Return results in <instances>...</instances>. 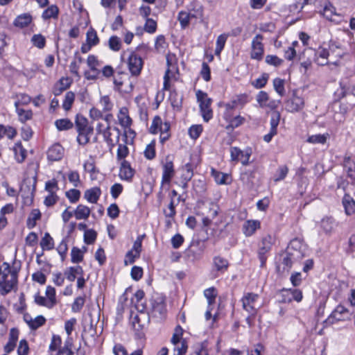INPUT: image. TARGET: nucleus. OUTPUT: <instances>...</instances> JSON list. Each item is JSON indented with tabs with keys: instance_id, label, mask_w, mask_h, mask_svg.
<instances>
[{
	"instance_id": "1",
	"label": "nucleus",
	"mask_w": 355,
	"mask_h": 355,
	"mask_svg": "<svg viewBox=\"0 0 355 355\" xmlns=\"http://www.w3.org/2000/svg\"><path fill=\"white\" fill-rule=\"evenodd\" d=\"M274 241L275 239L271 235L267 234L262 237L260 243H259L257 256L260 261L261 268H264L266 266L268 254L272 249Z\"/></svg>"
},
{
	"instance_id": "2",
	"label": "nucleus",
	"mask_w": 355,
	"mask_h": 355,
	"mask_svg": "<svg viewBox=\"0 0 355 355\" xmlns=\"http://www.w3.org/2000/svg\"><path fill=\"white\" fill-rule=\"evenodd\" d=\"M196 98L200 103V110L205 121L208 122L213 116L212 110L211 109V98H209L207 94L198 90L196 92Z\"/></svg>"
},
{
	"instance_id": "3",
	"label": "nucleus",
	"mask_w": 355,
	"mask_h": 355,
	"mask_svg": "<svg viewBox=\"0 0 355 355\" xmlns=\"http://www.w3.org/2000/svg\"><path fill=\"white\" fill-rule=\"evenodd\" d=\"M263 37L261 34L256 35L251 43L250 58L252 60L260 61L263 58L264 45L262 42Z\"/></svg>"
},
{
	"instance_id": "4",
	"label": "nucleus",
	"mask_w": 355,
	"mask_h": 355,
	"mask_svg": "<svg viewBox=\"0 0 355 355\" xmlns=\"http://www.w3.org/2000/svg\"><path fill=\"white\" fill-rule=\"evenodd\" d=\"M8 275L0 274V294L6 295L9 293L17 282V272L12 270L11 277L8 279Z\"/></svg>"
},
{
	"instance_id": "5",
	"label": "nucleus",
	"mask_w": 355,
	"mask_h": 355,
	"mask_svg": "<svg viewBox=\"0 0 355 355\" xmlns=\"http://www.w3.org/2000/svg\"><path fill=\"white\" fill-rule=\"evenodd\" d=\"M161 164L163 169L162 186L169 184L175 174L173 159L170 155H167L165 159L162 161Z\"/></svg>"
},
{
	"instance_id": "6",
	"label": "nucleus",
	"mask_w": 355,
	"mask_h": 355,
	"mask_svg": "<svg viewBox=\"0 0 355 355\" xmlns=\"http://www.w3.org/2000/svg\"><path fill=\"white\" fill-rule=\"evenodd\" d=\"M114 83L119 91L125 94L130 93L134 88L133 83L130 77L124 73H121L119 78H114Z\"/></svg>"
},
{
	"instance_id": "7",
	"label": "nucleus",
	"mask_w": 355,
	"mask_h": 355,
	"mask_svg": "<svg viewBox=\"0 0 355 355\" xmlns=\"http://www.w3.org/2000/svg\"><path fill=\"white\" fill-rule=\"evenodd\" d=\"M259 298V295L253 293H248L245 294L241 301L243 309L252 315L257 313V309L254 304Z\"/></svg>"
},
{
	"instance_id": "8",
	"label": "nucleus",
	"mask_w": 355,
	"mask_h": 355,
	"mask_svg": "<svg viewBox=\"0 0 355 355\" xmlns=\"http://www.w3.org/2000/svg\"><path fill=\"white\" fill-rule=\"evenodd\" d=\"M307 54L309 55H313L315 57V61L318 63V64L324 66L328 63L327 58L329 55V51L324 48L320 47L315 51H313L311 49L307 50L303 53V57Z\"/></svg>"
},
{
	"instance_id": "9",
	"label": "nucleus",
	"mask_w": 355,
	"mask_h": 355,
	"mask_svg": "<svg viewBox=\"0 0 355 355\" xmlns=\"http://www.w3.org/2000/svg\"><path fill=\"white\" fill-rule=\"evenodd\" d=\"M128 65L132 75L138 76L143 66L142 59L135 53L131 52L128 56Z\"/></svg>"
},
{
	"instance_id": "10",
	"label": "nucleus",
	"mask_w": 355,
	"mask_h": 355,
	"mask_svg": "<svg viewBox=\"0 0 355 355\" xmlns=\"http://www.w3.org/2000/svg\"><path fill=\"white\" fill-rule=\"evenodd\" d=\"M293 264L292 254L286 251L279 255L278 261L277 262V270L279 272L289 271Z\"/></svg>"
},
{
	"instance_id": "11",
	"label": "nucleus",
	"mask_w": 355,
	"mask_h": 355,
	"mask_svg": "<svg viewBox=\"0 0 355 355\" xmlns=\"http://www.w3.org/2000/svg\"><path fill=\"white\" fill-rule=\"evenodd\" d=\"M304 105V99L295 94L285 102V108L289 112H297L301 110Z\"/></svg>"
},
{
	"instance_id": "12",
	"label": "nucleus",
	"mask_w": 355,
	"mask_h": 355,
	"mask_svg": "<svg viewBox=\"0 0 355 355\" xmlns=\"http://www.w3.org/2000/svg\"><path fill=\"white\" fill-rule=\"evenodd\" d=\"M231 160L234 162L241 161L243 165H247L249 163L250 153L242 151L237 147H231L230 148Z\"/></svg>"
},
{
	"instance_id": "13",
	"label": "nucleus",
	"mask_w": 355,
	"mask_h": 355,
	"mask_svg": "<svg viewBox=\"0 0 355 355\" xmlns=\"http://www.w3.org/2000/svg\"><path fill=\"white\" fill-rule=\"evenodd\" d=\"M64 153V148L60 144L55 143L49 148L47 158L51 162L60 161L63 157Z\"/></svg>"
},
{
	"instance_id": "14",
	"label": "nucleus",
	"mask_w": 355,
	"mask_h": 355,
	"mask_svg": "<svg viewBox=\"0 0 355 355\" xmlns=\"http://www.w3.org/2000/svg\"><path fill=\"white\" fill-rule=\"evenodd\" d=\"M19 334V331L17 328H12L10 330L8 342L4 347L6 353L9 354L15 349L18 340Z\"/></svg>"
},
{
	"instance_id": "15",
	"label": "nucleus",
	"mask_w": 355,
	"mask_h": 355,
	"mask_svg": "<svg viewBox=\"0 0 355 355\" xmlns=\"http://www.w3.org/2000/svg\"><path fill=\"white\" fill-rule=\"evenodd\" d=\"M134 173L135 171L131 167L130 164L128 161L123 160L121 162L120 167L119 175L121 178L125 180H130L133 177Z\"/></svg>"
},
{
	"instance_id": "16",
	"label": "nucleus",
	"mask_w": 355,
	"mask_h": 355,
	"mask_svg": "<svg viewBox=\"0 0 355 355\" xmlns=\"http://www.w3.org/2000/svg\"><path fill=\"white\" fill-rule=\"evenodd\" d=\"M188 12L192 18L199 19L203 16V6L198 1H192L188 6Z\"/></svg>"
},
{
	"instance_id": "17",
	"label": "nucleus",
	"mask_w": 355,
	"mask_h": 355,
	"mask_svg": "<svg viewBox=\"0 0 355 355\" xmlns=\"http://www.w3.org/2000/svg\"><path fill=\"white\" fill-rule=\"evenodd\" d=\"M101 194V190L99 187H95L87 189L84 193V198L91 203H96Z\"/></svg>"
},
{
	"instance_id": "18",
	"label": "nucleus",
	"mask_w": 355,
	"mask_h": 355,
	"mask_svg": "<svg viewBox=\"0 0 355 355\" xmlns=\"http://www.w3.org/2000/svg\"><path fill=\"white\" fill-rule=\"evenodd\" d=\"M260 228V222L258 220H249L245 222L243 226V234L246 236H250L257 229Z\"/></svg>"
},
{
	"instance_id": "19",
	"label": "nucleus",
	"mask_w": 355,
	"mask_h": 355,
	"mask_svg": "<svg viewBox=\"0 0 355 355\" xmlns=\"http://www.w3.org/2000/svg\"><path fill=\"white\" fill-rule=\"evenodd\" d=\"M349 311L345 306L338 305L330 315L329 320L334 319L337 321L344 320L347 318Z\"/></svg>"
},
{
	"instance_id": "20",
	"label": "nucleus",
	"mask_w": 355,
	"mask_h": 355,
	"mask_svg": "<svg viewBox=\"0 0 355 355\" xmlns=\"http://www.w3.org/2000/svg\"><path fill=\"white\" fill-rule=\"evenodd\" d=\"M32 20L33 18L31 14L24 13L15 18L13 24L16 27L23 28L28 26L32 22Z\"/></svg>"
},
{
	"instance_id": "21",
	"label": "nucleus",
	"mask_w": 355,
	"mask_h": 355,
	"mask_svg": "<svg viewBox=\"0 0 355 355\" xmlns=\"http://www.w3.org/2000/svg\"><path fill=\"white\" fill-rule=\"evenodd\" d=\"M15 157L18 163H22L27 155L26 150L23 147L20 141L16 143L13 147Z\"/></svg>"
},
{
	"instance_id": "22",
	"label": "nucleus",
	"mask_w": 355,
	"mask_h": 355,
	"mask_svg": "<svg viewBox=\"0 0 355 355\" xmlns=\"http://www.w3.org/2000/svg\"><path fill=\"white\" fill-rule=\"evenodd\" d=\"M19 101L15 103L16 112L18 114L19 119L21 123H25L26 121L30 120L33 117V112L31 110H24L19 107Z\"/></svg>"
},
{
	"instance_id": "23",
	"label": "nucleus",
	"mask_w": 355,
	"mask_h": 355,
	"mask_svg": "<svg viewBox=\"0 0 355 355\" xmlns=\"http://www.w3.org/2000/svg\"><path fill=\"white\" fill-rule=\"evenodd\" d=\"M118 119L121 126L125 128L130 127L132 123V119L128 115V111L126 107H122L120 109Z\"/></svg>"
},
{
	"instance_id": "24",
	"label": "nucleus",
	"mask_w": 355,
	"mask_h": 355,
	"mask_svg": "<svg viewBox=\"0 0 355 355\" xmlns=\"http://www.w3.org/2000/svg\"><path fill=\"white\" fill-rule=\"evenodd\" d=\"M343 204L345 207V213L347 215H352L355 212V201L348 194L344 196Z\"/></svg>"
},
{
	"instance_id": "25",
	"label": "nucleus",
	"mask_w": 355,
	"mask_h": 355,
	"mask_svg": "<svg viewBox=\"0 0 355 355\" xmlns=\"http://www.w3.org/2000/svg\"><path fill=\"white\" fill-rule=\"evenodd\" d=\"M59 15V8L56 5H51L44 10L42 17L44 20H48L51 18L57 19Z\"/></svg>"
},
{
	"instance_id": "26",
	"label": "nucleus",
	"mask_w": 355,
	"mask_h": 355,
	"mask_svg": "<svg viewBox=\"0 0 355 355\" xmlns=\"http://www.w3.org/2000/svg\"><path fill=\"white\" fill-rule=\"evenodd\" d=\"M90 214V209L83 205H79L74 211V216L77 220L87 219Z\"/></svg>"
},
{
	"instance_id": "27",
	"label": "nucleus",
	"mask_w": 355,
	"mask_h": 355,
	"mask_svg": "<svg viewBox=\"0 0 355 355\" xmlns=\"http://www.w3.org/2000/svg\"><path fill=\"white\" fill-rule=\"evenodd\" d=\"M93 127H89L85 131H78V136L77 137V141L80 145H86L89 141V136L93 133Z\"/></svg>"
},
{
	"instance_id": "28",
	"label": "nucleus",
	"mask_w": 355,
	"mask_h": 355,
	"mask_svg": "<svg viewBox=\"0 0 355 355\" xmlns=\"http://www.w3.org/2000/svg\"><path fill=\"white\" fill-rule=\"evenodd\" d=\"M165 301L166 296L163 294H159L158 296H157V311H159L162 315V320H164L166 318V314Z\"/></svg>"
},
{
	"instance_id": "29",
	"label": "nucleus",
	"mask_w": 355,
	"mask_h": 355,
	"mask_svg": "<svg viewBox=\"0 0 355 355\" xmlns=\"http://www.w3.org/2000/svg\"><path fill=\"white\" fill-rule=\"evenodd\" d=\"M214 265L217 271L223 272L228 268V261L221 257H215L214 258Z\"/></svg>"
},
{
	"instance_id": "30",
	"label": "nucleus",
	"mask_w": 355,
	"mask_h": 355,
	"mask_svg": "<svg viewBox=\"0 0 355 355\" xmlns=\"http://www.w3.org/2000/svg\"><path fill=\"white\" fill-rule=\"evenodd\" d=\"M41 218V213L39 209H33L28 216L26 222L27 227L33 229L36 225V221Z\"/></svg>"
},
{
	"instance_id": "31",
	"label": "nucleus",
	"mask_w": 355,
	"mask_h": 355,
	"mask_svg": "<svg viewBox=\"0 0 355 355\" xmlns=\"http://www.w3.org/2000/svg\"><path fill=\"white\" fill-rule=\"evenodd\" d=\"M40 246L44 250H50L54 248V242L53 238L49 233L46 232L40 241Z\"/></svg>"
},
{
	"instance_id": "32",
	"label": "nucleus",
	"mask_w": 355,
	"mask_h": 355,
	"mask_svg": "<svg viewBox=\"0 0 355 355\" xmlns=\"http://www.w3.org/2000/svg\"><path fill=\"white\" fill-rule=\"evenodd\" d=\"M211 174L214 176L215 181L216 182L217 184H228L227 180L230 178V176L228 174L217 171L214 168L211 169Z\"/></svg>"
},
{
	"instance_id": "33",
	"label": "nucleus",
	"mask_w": 355,
	"mask_h": 355,
	"mask_svg": "<svg viewBox=\"0 0 355 355\" xmlns=\"http://www.w3.org/2000/svg\"><path fill=\"white\" fill-rule=\"evenodd\" d=\"M218 292L214 287L207 288L204 291V295L207 300L208 306H211L215 302Z\"/></svg>"
},
{
	"instance_id": "34",
	"label": "nucleus",
	"mask_w": 355,
	"mask_h": 355,
	"mask_svg": "<svg viewBox=\"0 0 355 355\" xmlns=\"http://www.w3.org/2000/svg\"><path fill=\"white\" fill-rule=\"evenodd\" d=\"M75 123L77 131H85L87 130V129H88V128L90 127L88 126L87 119L80 114L76 115Z\"/></svg>"
},
{
	"instance_id": "35",
	"label": "nucleus",
	"mask_w": 355,
	"mask_h": 355,
	"mask_svg": "<svg viewBox=\"0 0 355 355\" xmlns=\"http://www.w3.org/2000/svg\"><path fill=\"white\" fill-rule=\"evenodd\" d=\"M33 45L40 49H42L46 46V38L42 34H35L31 40Z\"/></svg>"
},
{
	"instance_id": "36",
	"label": "nucleus",
	"mask_w": 355,
	"mask_h": 355,
	"mask_svg": "<svg viewBox=\"0 0 355 355\" xmlns=\"http://www.w3.org/2000/svg\"><path fill=\"white\" fill-rule=\"evenodd\" d=\"M55 125L60 131L69 130L73 127V123L68 119H58L55 121Z\"/></svg>"
},
{
	"instance_id": "37",
	"label": "nucleus",
	"mask_w": 355,
	"mask_h": 355,
	"mask_svg": "<svg viewBox=\"0 0 355 355\" xmlns=\"http://www.w3.org/2000/svg\"><path fill=\"white\" fill-rule=\"evenodd\" d=\"M87 43L90 44V46H93L99 43V38L97 35V33L92 27L87 32Z\"/></svg>"
},
{
	"instance_id": "38",
	"label": "nucleus",
	"mask_w": 355,
	"mask_h": 355,
	"mask_svg": "<svg viewBox=\"0 0 355 355\" xmlns=\"http://www.w3.org/2000/svg\"><path fill=\"white\" fill-rule=\"evenodd\" d=\"M321 14L327 19L332 20L333 16L336 15V9L330 2H327Z\"/></svg>"
},
{
	"instance_id": "39",
	"label": "nucleus",
	"mask_w": 355,
	"mask_h": 355,
	"mask_svg": "<svg viewBox=\"0 0 355 355\" xmlns=\"http://www.w3.org/2000/svg\"><path fill=\"white\" fill-rule=\"evenodd\" d=\"M227 37V35L221 34L217 37L215 49L216 55H220L222 50L225 46Z\"/></svg>"
},
{
	"instance_id": "40",
	"label": "nucleus",
	"mask_w": 355,
	"mask_h": 355,
	"mask_svg": "<svg viewBox=\"0 0 355 355\" xmlns=\"http://www.w3.org/2000/svg\"><path fill=\"white\" fill-rule=\"evenodd\" d=\"M226 121L229 122V125L227 126V129H234L242 125L245 121V118L240 115L236 116L234 117L232 116L230 118L229 120Z\"/></svg>"
},
{
	"instance_id": "41",
	"label": "nucleus",
	"mask_w": 355,
	"mask_h": 355,
	"mask_svg": "<svg viewBox=\"0 0 355 355\" xmlns=\"http://www.w3.org/2000/svg\"><path fill=\"white\" fill-rule=\"evenodd\" d=\"M329 134H318L311 135L308 137L306 141L311 144H324L326 143Z\"/></svg>"
},
{
	"instance_id": "42",
	"label": "nucleus",
	"mask_w": 355,
	"mask_h": 355,
	"mask_svg": "<svg viewBox=\"0 0 355 355\" xmlns=\"http://www.w3.org/2000/svg\"><path fill=\"white\" fill-rule=\"evenodd\" d=\"M144 157L148 159H153L155 157V140H152L144 151Z\"/></svg>"
},
{
	"instance_id": "43",
	"label": "nucleus",
	"mask_w": 355,
	"mask_h": 355,
	"mask_svg": "<svg viewBox=\"0 0 355 355\" xmlns=\"http://www.w3.org/2000/svg\"><path fill=\"white\" fill-rule=\"evenodd\" d=\"M46 295L49 298V301L50 302V305L49 306V309L53 308L57 303L55 298V289L51 286H48L46 289Z\"/></svg>"
},
{
	"instance_id": "44",
	"label": "nucleus",
	"mask_w": 355,
	"mask_h": 355,
	"mask_svg": "<svg viewBox=\"0 0 355 355\" xmlns=\"http://www.w3.org/2000/svg\"><path fill=\"white\" fill-rule=\"evenodd\" d=\"M141 319L143 320H148V316L144 312H141L139 314L136 313L134 315L133 311H131L130 313V323L132 324V327H135V324L141 322Z\"/></svg>"
},
{
	"instance_id": "45",
	"label": "nucleus",
	"mask_w": 355,
	"mask_h": 355,
	"mask_svg": "<svg viewBox=\"0 0 355 355\" xmlns=\"http://www.w3.org/2000/svg\"><path fill=\"white\" fill-rule=\"evenodd\" d=\"M75 99V94L72 92H68L65 94L64 100L62 103V107L68 111L71 109Z\"/></svg>"
},
{
	"instance_id": "46",
	"label": "nucleus",
	"mask_w": 355,
	"mask_h": 355,
	"mask_svg": "<svg viewBox=\"0 0 355 355\" xmlns=\"http://www.w3.org/2000/svg\"><path fill=\"white\" fill-rule=\"evenodd\" d=\"M71 262L78 263L83 259V254L81 250L77 247H73L71 252Z\"/></svg>"
},
{
	"instance_id": "47",
	"label": "nucleus",
	"mask_w": 355,
	"mask_h": 355,
	"mask_svg": "<svg viewBox=\"0 0 355 355\" xmlns=\"http://www.w3.org/2000/svg\"><path fill=\"white\" fill-rule=\"evenodd\" d=\"M108 44L111 50L118 51L120 50L121 46V39L116 35L111 36L109 39Z\"/></svg>"
},
{
	"instance_id": "48",
	"label": "nucleus",
	"mask_w": 355,
	"mask_h": 355,
	"mask_svg": "<svg viewBox=\"0 0 355 355\" xmlns=\"http://www.w3.org/2000/svg\"><path fill=\"white\" fill-rule=\"evenodd\" d=\"M128 144H119L118 146L116 158L118 160H122L125 159L129 153V149L127 146Z\"/></svg>"
},
{
	"instance_id": "49",
	"label": "nucleus",
	"mask_w": 355,
	"mask_h": 355,
	"mask_svg": "<svg viewBox=\"0 0 355 355\" xmlns=\"http://www.w3.org/2000/svg\"><path fill=\"white\" fill-rule=\"evenodd\" d=\"M62 339L58 335L53 334L51 338V341L49 345V351L55 352L58 351L59 348L61 347Z\"/></svg>"
},
{
	"instance_id": "50",
	"label": "nucleus",
	"mask_w": 355,
	"mask_h": 355,
	"mask_svg": "<svg viewBox=\"0 0 355 355\" xmlns=\"http://www.w3.org/2000/svg\"><path fill=\"white\" fill-rule=\"evenodd\" d=\"M334 225V220L332 218H324L321 221V227L324 231L325 233H330Z\"/></svg>"
},
{
	"instance_id": "51",
	"label": "nucleus",
	"mask_w": 355,
	"mask_h": 355,
	"mask_svg": "<svg viewBox=\"0 0 355 355\" xmlns=\"http://www.w3.org/2000/svg\"><path fill=\"white\" fill-rule=\"evenodd\" d=\"M273 86L276 92L279 94L281 96H283L285 94L284 89V80L276 78L273 80Z\"/></svg>"
},
{
	"instance_id": "52",
	"label": "nucleus",
	"mask_w": 355,
	"mask_h": 355,
	"mask_svg": "<svg viewBox=\"0 0 355 355\" xmlns=\"http://www.w3.org/2000/svg\"><path fill=\"white\" fill-rule=\"evenodd\" d=\"M97 237V233L94 230H85L84 234V242L87 245L94 243Z\"/></svg>"
},
{
	"instance_id": "53",
	"label": "nucleus",
	"mask_w": 355,
	"mask_h": 355,
	"mask_svg": "<svg viewBox=\"0 0 355 355\" xmlns=\"http://www.w3.org/2000/svg\"><path fill=\"white\" fill-rule=\"evenodd\" d=\"M46 318L43 315H38L29 324V328L31 330H36L43 326L46 322Z\"/></svg>"
},
{
	"instance_id": "54",
	"label": "nucleus",
	"mask_w": 355,
	"mask_h": 355,
	"mask_svg": "<svg viewBox=\"0 0 355 355\" xmlns=\"http://www.w3.org/2000/svg\"><path fill=\"white\" fill-rule=\"evenodd\" d=\"M66 196L71 203H75L80 199V191L76 189H71L66 192Z\"/></svg>"
},
{
	"instance_id": "55",
	"label": "nucleus",
	"mask_w": 355,
	"mask_h": 355,
	"mask_svg": "<svg viewBox=\"0 0 355 355\" xmlns=\"http://www.w3.org/2000/svg\"><path fill=\"white\" fill-rule=\"evenodd\" d=\"M192 18L189 12L181 11L178 14V20L182 28H186L189 24V19Z\"/></svg>"
},
{
	"instance_id": "56",
	"label": "nucleus",
	"mask_w": 355,
	"mask_h": 355,
	"mask_svg": "<svg viewBox=\"0 0 355 355\" xmlns=\"http://www.w3.org/2000/svg\"><path fill=\"white\" fill-rule=\"evenodd\" d=\"M280 120V113L278 111H274L271 113L270 130L277 132V126Z\"/></svg>"
},
{
	"instance_id": "57",
	"label": "nucleus",
	"mask_w": 355,
	"mask_h": 355,
	"mask_svg": "<svg viewBox=\"0 0 355 355\" xmlns=\"http://www.w3.org/2000/svg\"><path fill=\"white\" fill-rule=\"evenodd\" d=\"M202 132V126L201 125H191L189 129V136L193 139H198Z\"/></svg>"
},
{
	"instance_id": "58",
	"label": "nucleus",
	"mask_w": 355,
	"mask_h": 355,
	"mask_svg": "<svg viewBox=\"0 0 355 355\" xmlns=\"http://www.w3.org/2000/svg\"><path fill=\"white\" fill-rule=\"evenodd\" d=\"M84 297H78L75 299L71 306V310L74 313H78L81 311L85 304Z\"/></svg>"
},
{
	"instance_id": "59",
	"label": "nucleus",
	"mask_w": 355,
	"mask_h": 355,
	"mask_svg": "<svg viewBox=\"0 0 355 355\" xmlns=\"http://www.w3.org/2000/svg\"><path fill=\"white\" fill-rule=\"evenodd\" d=\"M266 62L268 64L275 66V67H279L284 62V60L279 58H278L277 55H268L266 57Z\"/></svg>"
},
{
	"instance_id": "60",
	"label": "nucleus",
	"mask_w": 355,
	"mask_h": 355,
	"mask_svg": "<svg viewBox=\"0 0 355 355\" xmlns=\"http://www.w3.org/2000/svg\"><path fill=\"white\" fill-rule=\"evenodd\" d=\"M269 76L268 73H263L262 76L257 78L253 83L252 85L257 89H261L266 85Z\"/></svg>"
},
{
	"instance_id": "61",
	"label": "nucleus",
	"mask_w": 355,
	"mask_h": 355,
	"mask_svg": "<svg viewBox=\"0 0 355 355\" xmlns=\"http://www.w3.org/2000/svg\"><path fill=\"white\" fill-rule=\"evenodd\" d=\"M238 107L234 100L225 105V112L224 113V118L225 120H229L232 116V111Z\"/></svg>"
},
{
	"instance_id": "62",
	"label": "nucleus",
	"mask_w": 355,
	"mask_h": 355,
	"mask_svg": "<svg viewBox=\"0 0 355 355\" xmlns=\"http://www.w3.org/2000/svg\"><path fill=\"white\" fill-rule=\"evenodd\" d=\"M29 352V346L28 342L25 339H22L19 341V346L17 348L18 355H28Z\"/></svg>"
},
{
	"instance_id": "63",
	"label": "nucleus",
	"mask_w": 355,
	"mask_h": 355,
	"mask_svg": "<svg viewBox=\"0 0 355 355\" xmlns=\"http://www.w3.org/2000/svg\"><path fill=\"white\" fill-rule=\"evenodd\" d=\"M140 254L138 252H134L133 250H129L125 257L124 264H132L135 263V259L139 258Z\"/></svg>"
},
{
	"instance_id": "64",
	"label": "nucleus",
	"mask_w": 355,
	"mask_h": 355,
	"mask_svg": "<svg viewBox=\"0 0 355 355\" xmlns=\"http://www.w3.org/2000/svg\"><path fill=\"white\" fill-rule=\"evenodd\" d=\"M269 100V96L267 92L264 91H261L257 96V101L259 104L260 107H266L267 102Z\"/></svg>"
}]
</instances>
